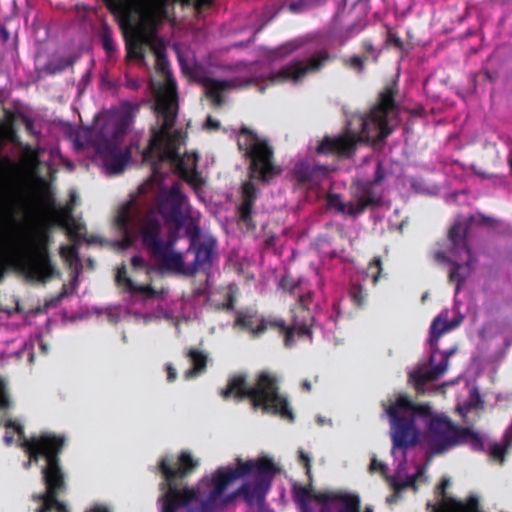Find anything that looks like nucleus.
<instances>
[{
	"label": "nucleus",
	"mask_w": 512,
	"mask_h": 512,
	"mask_svg": "<svg viewBox=\"0 0 512 512\" xmlns=\"http://www.w3.org/2000/svg\"><path fill=\"white\" fill-rule=\"evenodd\" d=\"M397 95L396 82L386 85L369 113L352 117L349 126L357 125V128L348 127L342 135L325 136L316 148L317 153L349 158L355 153L358 142L385 140L394 131L391 122L399 113Z\"/></svg>",
	"instance_id": "f257e3e1"
},
{
	"label": "nucleus",
	"mask_w": 512,
	"mask_h": 512,
	"mask_svg": "<svg viewBox=\"0 0 512 512\" xmlns=\"http://www.w3.org/2000/svg\"><path fill=\"white\" fill-rule=\"evenodd\" d=\"M114 224L123 234L124 247L133 243V234L137 232L142 246L159 262L160 269L167 271L181 267L182 253L175 251L177 237L172 234L166 239L162 237V223L153 209L143 213L133 200L127 201L119 207Z\"/></svg>",
	"instance_id": "f03ea898"
},
{
	"label": "nucleus",
	"mask_w": 512,
	"mask_h": 512,
	"mask_svg": "<svg viewBox=\"0 0 512 512\" xmlns=\"http://www.w3.org/2000/svg\"><path fill=\"white\" fill-rule=\"evenodd\" d=\"M160 127L152 129L148 147L143 153L144 160L156 157L158 162L170 163L179 176L189 184L200 183L197 171L198 154L186 153L181 156L180 147L183 144V135L180 130L170 133L177 118V98L175 95H161L155 104Z\"/></svg>",
	"instance_id": "7ed1b4c3"
},
{
	"label": "nucleus",
	"mask_w": 512,
	"mask_h": 512,
	"mask_svg": "<svg viewBox=\"0 0 512 512\" xmlns=\"http://www.w3.org/2000/svg\"><path fill=\"white\" fill-rule=\"evenodd\" d=\"M220 394L225 400L231 397L236 401L249 399L254 409L279 415L288 421L294 420L287 399L279 393L277 379L267 372H261L251 387L247 384L246 376L235 375L228 380L226 388L222 389Z\"/></svg>",
	"instance_id": "20e7f679"
},
{
	"label": "nucleus",
	"mask_w": 512,
	"mask_h": 512,
	"mask_svg": "<svg viewBox=\"0 0 512 512\" xmlns=\"http://www.w3.org/2000/svg\"><path fill=\"white\" fill-rule=\"evenodd\" d=\"M257 464L258 458L243 460L238 457L234 468H218L210 481L212 489L209 493L204 495L202 483L191 487L181 495V508H188L191 512H215L218 508V501L227 487L237 479L249 478Z\"/></svg>",
	"instance_id": "39448f33"
},
{
	"label": "nucleus",
	"mask_w": 512,
	"mask_h": 512,
	"mask_svg": "<svg viewBox=\"0 0 512 512\" xmlns=\"http://www.w3.org/2000/svg\"><path fill=\"white\" fill-rule=\"evenodd\" d=\"M238 150L243 152L250 161L248 175L250 180H257L263 184H269L275 177L282 173V169L275 163L274 150L267 139H262L258 134L242 125L238 130Z\"/></svg>",
	"instance_id": "423d86ee"
},
{
	"label": "nucleus",
	"mask_w": 512,
	"mask_h": 512,
	"mask_svg": "<svg viewBox=\"0 0 512 512\" xmlns=\"http://www.w3.org/2000/svg\"><path fill=\"white\" fill-rule=\"evenodd\" d=\"M199 465L198 460L183 451L179 454L177 462L164 457L159 460V472L163 478L160 490L163 491L159 501L162 503V512H178L182 506L181 495L191 489L187 485L182 486V481L189 476Z\"/></svg>",
	"instance_id": "0eeeda50"
},
{
	"label": "nucleus",
	"mask_w": 512,
	"mask_h": 512,
	"mask_svg": "<svg viewBox=\"0 0 512 512\" xmlns=\"http://www.w3.org/2000/svg\"><path fill=\"white\" fill-rule=\"evenodd\" d=\"M254 472L234 492L227 495L224 499L218 501V508L225 507L238 496H242L245 503L249 506H262L266 497L272 488V483L276 475L281 472V468L268 456L258 457V464Z\"/></svg>",
	"instance_id": "6e6552de"
},
{
	"label": "nucleus",
	"mask_w": 512,
	"mask_h": 512,
	"mask_svg": "<svg viewBox=\"0 0 512 512\" xmlns=\"http://www.w3.org/2000/svg\"><path fill=\"white\" fill-rule=\"evenodd\" d=\"M128 125L127 118L120 119L115 123H107L101 128L95 140L97 153L112 174L122 173L131 159L129 149L120 150L121 141Z\"/></svg>",
	"instance_id": "1a4fd4ad"
},
{
	"label": "nucleus",
	"mask_w": 512,
	"mask_h": 512,
	"mask_svg": "<svg viewBox=\"0 0 512 512\" xmlns=\"http://www.w3.org/2000/svg\"><path fill=\"white\" fill-rule=\"evenodd\" d=\"M4 427L6 429H13L17 433L20 447L25 450L29 457L26 467L31 462H38L40 458L46 460V465L56 464L60 461V455L66 444L64 435L44 432L38 436L27 438L23 426L12 419H7Z\"/></svg>",
	"instance_id": "9d476101"
},
{
	"label": "nucleus",
	"mask_w": 512,
	"mask_h": 512,
	"mask_svg": "<svg viewBox=\"0 0 512 512\" xmlns=\"http://www.w3.org/2000/svg\"><path fill=\"white\" fill-rule=\"evenodd\" d=\"M299 462L305 467L306 475L309 483L307 485H300L295 483L292 487V496L298 508L310 505V501L325 502L327 500H342L343 507L338 509V512H358L359 496L343 491H322L315 492L313 490L312 482L313 476L311 472V458L304 450H299Z\"/></svg>",
	"instance_id": "9b49d317"
},
{
	"label": "nucleus",
	"mask_w": 512,
	"mask_h": 512,
	"mask_svg": "<svg viewBox=\"0 0 512 512\" xmlns=\"http://www.w3.org/2000/svg\"><path fill=\"white\" fill-rule=\"evenodd\" d=\"M467 226L462 222L454 223L448 231V240L451 243L450 254L454 257L466 256L464 263L450 262L449 281L456 283L455 293H459L461 284L467 279L475 268V260L467 244Z\"/></svg>",
	"instance_id": "f8f14e48"
},
{
	"label": "nucleus",
	"mask_w": 512,
	"mask_h": 512,
	"mask_svg": "<svg viewBox=\"0 0 512 512\" xmlns=\"http://www.w3.org/2000/svg\"><path fill=\"white\" fill-rule=\"evenodd\" d=\"M47 236L42 234L34 240L24 251L22 258V271L27 278L45 283L58 274L53 265L48 246Z\"/></svg>",
	"instance_id": "ddd939ff"
},
{
	"label": "nucleus",
	"mask_w": 512,
	"mask_h": 512,
	"mask_svg": "<svg viewBox=\"0 0 512 512\" xmlns=\"http://www.w3.org/2000/svg\"><path fill=\"white\" fill-rule=\"evenodd\" d=\"M43 480L46 485V492L35 496L42 505L36 512H51L56 509L58 512H67L66 506L58 500V496L66 489L64 473L60 466V461L56 464L51 463L42 468Z\"/></svg>",
	"instance_id": "4468645a"
},
{
	"label": "nucleus",
	"mask_w": 512,
	"mask_h": 512,
	"mask_svg": "<svg viewBox=\"0 0 512 512\" xmlns=\"http://www.w3.org/2000/svg\"><path fill=\"white\" fill-rule=\"evenodd\" d=\"M383 406L390 420L393 450L400 449L406 452L407 449L417 444L419 437V430L414 418L402 414L391 404L388 406L383 404Z\"/></svg>",
	"instance_id": "2eb2a0df"
},
{
	"label": "nucleus",
	"mask_w": 512,
	"mask_h": 512,
	"mask_svg": "<svg viewBox=\"0 0 512 512\" xmlns=\"http://www.w3.org/2000/svg\"><path fill=\"white\" fill-rule=\"evenodd\" d=\"M331 56L326 50H321L311 56L306 64L303 61H293L281 67L277 72L268 76L272 84H279L288 81L298 82L308 73L320 71L329 61Z\"/></svg>",
	"instance_id": "dca6fc26"
},
{
	"label": "nucleus",
	"mask_w": 512,
	"mask_h": 512,
	"mask_svg": "<svg viewBox=\"0 0 512 512\" xmlns=\"http://www.w3.org/2000/svg\"><path fill=\"white\" fill-rule=\"evenodd\" d=\"M187 202L188 198L181 191L180 183H173L169 190L160 193L158 212L166 223L173 224L179 229L184 225L188 215L185 210Z\"/></svg>",
	"instance_id": "f3484780"
},
{
	"label": "nucleus",
	"mask_w": 512,
	"mask_h": 512,
	"mask_svg": "<svg viewBox=\"0 0 512 512\" xmlns=\"http://www.w3.org/2000/svg\"><path fill=\"white\" fill-rule=\"evenodd\" d=\"M267 330H273L284 337L286 347L294 345V336L298 338H312L311 318L300 321L299 316L295 315L291 325L286 324L285 320L275 316L261 317V324L255 330L256 334H264Z\"/></svg>",
	"instance_id": "a211bd4d"
},
{
	"label": "nucleus",
	"mask_w": 512,
	"mask_h": 512,
	"mask_svg": "<svg viewBox=\"0 0 512 512\" xmlns=\"http://www.w3.org/2000/svg\"><path fill=\"white\" fill-rule=\"evenodd\" d=\"M216 248L217 241L214 237L203 236L200 243L196 244L193 248L188 247L187 249V252H193L195 255L194 261L191 264L185 265L184 257L182 256L181 267L178 269H167V271L191 277L199 271L209 270L217 258Z\"/></svg>",
	"instance_id": "6ab92c4d"
},
{
	"label": "nucleus",
	"mask_w": 512,
	"mask_h": 512,
	"mask_svg": "<svg viewBox=\"0 0 512 512\" xmlns=\"http://www.w3.org/2000/svg\"><path fill=\"white\" fill-rule=\"evenodd\" d=\"M197 82L205 89V96L216 108L224 104L223 93L231 90H242L252 86V78L233 77L230 79H215L210 76H201Z\"/></svg>",
	"instance_id": "aec40b11"
},
{
	"label": "nucleus",
	"mask_w": 512,
	"mask_h": 512,
	"mask_svg": "<svg viewBox=\"0 0 512 512\" xmlns=\"http://www.w3.org/2000/svg\"><path fill=\"white\" fill-rule=\"evenodd\" d=\"M433 449L437 453L453 447L455 425L449 418H433L429 424Z\"/></svg>",
	"instance_id": "412c9836"
},
{
	"label": "nucleus",
	"mask_w": 512,
	"mask_h": 512,
	"mask_svg": "<svg viewBox=\"0 0 512 512\" xmlns=\"http://www.w3.org/2000/svg\"><path fill=\"white\" fill-rule=\"evenodd\" d=\"M333 170L330 166L303 160L294 165L292 174L299 185H306L323 179Z\"/></svg>",
	"instance_id": "4be33fe9"
},
{
	"label": "nucleus",
	"mask_w": 512,
	"mask_h": 512,
	"mask_svg": "<svg viewBox=\"0 0 512 512\" xmlns=\"http://www.w3.org/2000/svg\"><path fill=\"white\" fill-rule=\"evenodd\" d=\"M258 198V190L254 183L245 181L241 186V203L237 208L239 219L249 229H255L253 220L254 204Z\"/></svg>",
	"instance_id": "5701e85b"
},
{
	"label": "nucleus",
	"mask_w": 512,
	"mask_h": 512,
	"mask_svg": "<svg viewBox=\"0 0 512 512\" xmlns=\"http://www.w3.org/2000/svg\"><path fill=\"white\" fill-rule=\"evenodd\" d=\"M390 404L396 407L402 414L411 416L414 419L416 416L426 419L432 415L429 403H414L406 394L399 393L395 401Z\"/></svg>",
	"instance_id": "b1692460"
},
{
	"label": "nucleus",
	"mask_w": 512,
	"mask_h": 512,
	"mask_svg": "<svg viewBox=\"0 0 512 512\" xmlns=\"http://www.w3.org/2000/svg\"><path fill=\"white\" fill-rule=\"evenodd\" d=\"M356 203L354 207L356 209L357 216L364 213L368 207L377 206L380 203L379 198L374 192V185L372 182H365L358 185L357 190L354 194Z\"/></svg>",
	"instance_id": "393cba45"
},
{
	"label": "nucleus",
	"mask_w": 512,
	"mask_h": 512,
	"mask_svg": "<svg viewBox=\"0 0 512 512\" xmlns=\"http://www.w3.org/2000/svg\"><path fill=\"white\" fill-rule=\"evenodd\" d=\"M458 326L457 322L448 321L445 319H442L441 316H437L434 318L431 327H430V337H429V343H430V349H431V355L429 362H434L435 356L437 352L439 351L438 347V341L440 337L455 329Z\"/></svg>",
	"instance_id": "a878e982"
},
{
	"label": "nucleus",
	"mask_w": 512,
	"mask_h": 512,
	"mask_svg": "<svg viewBox=\"0 0 512 512\" xmlns=\"http://www.w3.org/2000/svg\"><path fill=\"white\" fill-rule=\"evenodd\" d=\"M430 364L432 368L426 372L421 370H416L410 373L409 380L412 382L416 392L418 394H423L425 391V386L428 382L435 381L439 379L444 374V367H436L433 365V362Z\"/></svg>",
	"instance_id": "bb28decb"
},
{
	"label": "nucleus",
	"mask_w": 512,
	"mask_h": 512,
	"mask_svg": "<svg viewBox=\"0 0 512 512\" xmlns=\"http://www.w3.org/2000/svg\"><path fill=\"white\" fill-rule=\"evenodd\" d=\"M73 208V203H67L63 209L57 212V222L59 225L67 229V233L71 239L80 241L83 237L78 232L83 229V226L75 223L70 225V222L72 221Z\"/></svg>",
	"instance_id": "cd10ccee"
},
{
	"label": "nucleus",
	"mask_w": 512,
	"mask_h": 512,
	"mask_svg": "<svg viewBox=\"0 0 512 512\" xmlns=\"http://www.w3.org/2000/svg\"><path fill=\"white\" fill-rule=\"evenodd\" d=\"M144 16L153 26H157L168 17L166 0H149Z\"/></svg>",
	"instance_id": "c85d7f7f"
},
{
	"label": "nucleus",
	"mask_w": 512,
	"mask_h": 512,
	"mask_svg": "<svg viewBox=\"0 0 512 512\" xmlns=\"http://www.w3.org/2000/svg\"><path fill=\"white\" fill-rule=\"evenodd\" d=\"M260 324L261 317H258L256 313L238 311L236 314L235 325L249 331L254 338L262 336V334H256L255 332Z\"/></svg>",
	"instance_id": "c756f323"
},
{
	"label": "nucleus",
	"mask_w": 512,
	"mask_h": 512,
	"mask_svg": "<svg viewBox=\"0 0 512 512\" xmlns=\"http://www.w3.org/2000/svg\"><path fill=\"white\" fill-rule=\"evenodd\" d=\"M187 356L190 358V361L192 363V368L187 370L185 373V377L187 379L192 378L198 374L203 373L206 370L207 367V355L196 349L191 348L189 349Z\"/></svg>",
	"instance_id": "7c9ffc66"
},
{
	"label": "nucleus",
	"mask_w": 512,
	"mask_h": 512,
	"mask_svg": "<svg viewBox=\"0 0 512 512\" xmlns=\"http://www.w3.org/2000/svg\"><path fill=\"white\" fill-rule=\"evenodd\" d=\"M327 206L336 212L351 217H357L353 202H343L341 195L337 193H328L326 197Z\"/></svg>",
	"instance_id": "2f4dec72"
},
{
	"label": "nucleus",
	"mask_w": 512,
	"mask_h": 512,
	"mask_svg": "<svg viewBox=\"0 0 512 512\" xmlns=\"http://www.w3.org/2000/svg\"><path fill=\"white\" fill-rule=\"evenodd\" d=\"M512 446V426L506 429L502 443H493L489 449V455L500 463L504 462L508 449Z\"/></svg>",
	"instance_id": "473e14b6"
},
{
	"label": "nucleus",
	"mask_w": 512,
	"mask_h": 512,
	"mask_svg": "<svg viewBox=\"0 0 512 512\" xmlns=\"http://www.w3.org/2000/svg\"><path fill=\"white\" fill-rule=\"evenodd\" d=\"M471 442L474 446H482L480 436L469 427L455 426L453 447Z\"/></svg>",
	"instance_id": "72a5a7b5"
},
{
	"label": "nucleus",
	"mask_w": 512,
	"mask_h": 512,
	"mask_svg": "<svg viewBox=\"0 0 512 512\" xmlns=\"http://www.w3.org/2000/svg\"><path fill=\"white\" fill-rule=\"evenodd\" d=\"M296 297H297L298 305H299V314H297V315L299 316L300 321L304 322L306 320V318L310 317L311 318V327H312L313 322H314V317L312 316V314L309 310V306L313 301L314 292L311 290H308L306 292L301 290V292H299L296 295Z\"/></svg>",
	"instance_id": "f704fd0d"
},
{
	"label": "nucleus",
	"mask_w": 512,
	"mask_h": 512,
	"mask_svg": "<svg viewBox=\"0 0 512 512\" xmlns=\"http://www.w3.org/2000/svg\"><path fill=\"white\" fill-rule=\"evenodd\" d=\"M143 43L148 44L150 46L151 51L156 57L157 64L159 66L163 65V63L167 59L164 42L155 35L151 38H144Z\"/></svg>",
	"instance_id": "c9c22d12"
},
{
	"label": "nucleus",
	"mask_w": 512,
	"mask_h": 512,
	"mask_svg": "<svg viewBox=\"0 0 512 512\" xmlns=\"http://www.w3.org/2000/svg\"><path fill=\"white\" fill-rule=\"evenodd\" d=\"M99 38L102 47L108 58H112L116 53V46L112 38V31L108 24L104 23L99 31Z\"/></svg>",
	"instance_id": "e433bc0d"
},
{
	"label": "nucleus",
	"mask_w": 512,
	"mask_h": 512,
	"mask_svg": "<svg viewBox=\"0 0 512 512\" xmlns=\"http://www.w3.org/2000/svg\"><path fill=\"white\" fill-rule=\"evenodd\" d=\"M127 289L134 294L144 295L146 298L155 299L162 295V292L155 290L150 285H138L127 280Z\"/></svg>",
	"instance_id": "4c0bfd02"
},
{
	"label": "nucleus",
	"mask_w": 512,
	"mask_h": 512,
	"mask_svg": "<svg viewBox=\"0 0 512 512\" xmlns=\"http://www.w3.org/2000/svg\"><path fill=\"white\" fill-rule=\"evenodd\" d=\"M301 283V279H295L290 274L286 273L281 278L279 287L288 292L290 295L296 296L302 290Z\"/></svg>",
	"instance_id": "58836bf2"
},
{
	"label": "nucleus",
	"mask_w": 512,
	"mask_h": 512,
	"mask_svg": "<svg viewBox=\"0 0 512 512\" xmlns=\"http://www.w3.org/2000/svg\"><path fill=\"white\" fill-rule=\"evenodd\" d=\"M368 61V56L353 55L343 59L345 67L355 71L358 74H362L365 70V64Z\"/></svg>",
	"instance_id": "ea45409f"
},
{
	"label": "nucleus",
	"mask_w": 512,
	"mask_h": 512,
	"mask_svg": "<svg viewBox=\"0 0 512 512\" xmlns=\"http://www.w3.org/2000/svg\"><path fill=\"white\" fill-rule=\"evenodd\" d=\"M133 0H104L106 8L113 14H127Z\"/></svg>",
	"instance_id": "a19ab883"
},
{
	"label": "nucleus",
	"mask_w": 512,
	"mask_h": 512,
	"mask_svg": "<svg viewBox=\"0 0 512 512\" xmlns=\"http://www.w3.org/2000/svg\"><path fill=\"white\" fill-rule=\"evenodd\" d=\"M126 57L129 59L142 60L145 57V50L142 43L137 40L126 41Z\"/></svg>",
	"instance_id": "79ce46f5"
},
{
	"label": "nucleus",
	"mask_w": 512,
	"mask_h": 512,
	"mask_svg": "<svg viewBox=\"0 0 512 512\" xmlns=\"http://www.w3.org/2000/svg\"><path fill=\"white\" fill-rule=\"evenodd\" d=\"M60 255L70 264L79 261L78 248L75 245H64L60 248Z\"/></svg>",
	"instance_id": "37998d69"
},
{
	"label": "nucleus",
	"mask_w": 512,
	"mask_h": 512,
	"mask_svg": "<svg viewBox=\"0 0 512 512\" xmlns=\"http://www.w3.org/2000/svg\"><path fill=\"white\" fill-rule=\"evenodd\" d=\"M12 407V400L9 395L6 382L0 378V411L9 410Z\"/></svg>",
	"instance_id": "c03bdc74"
},
{
	"label": "nucleus",
	"mask_w": 512,
	"mask_h": 512,
	"mask_svg": "<svg viewBox=\"0 0 512 512\" xmlns=\"http://www.w3.org/2000/svg\"><path fill=\"white\" fill-rule=\"evenodd\" d=\"M368 270L371 272L373 284L376 285L382 273V259L380 256H375L369 263Z\"/></svg>",
	"instance_id": "a18cd8bd"
},
{
	"label": "nucleus",
	"mask_w": 512,
	"mask_h": 512,
	"mask_svg": "<svg viewBox=\"0 0 512 512\" xmlns=\"http://www.w3.org/2000/svg\"><path fill=\"white\" fill-rule=\"evenodd\" d=\"M361 48L364 52L363 56H368V60L371 58L374 63L378 62L380 52L377 51L370 39H364L361 42Z\"/></svg>",
	"instance_id": "49530a36"
},
{
	"label": "nucleus",
	"mask_w": 512,
	"mask_h": 512,
	"mask_svg": "<svg viewBox=\"0 0 512 512\" xmlns=\"http://www.w3.org/2000/svg\"><path fill=\"white\" fill-rule=\"evenodd\" d=\"M366 292L362 288V286L358 284H353L350 289V297L353 303L357 306H362L366 299Z\"/></svg>",
	"instance_id": "de8ad7c7"
},
{
	"label": "nucleus",
	"mask_w": 512,
	"mask_h": 512,
	"mask_svg": "<svg viewBox=\"0 0 512 512\" xmlns=\"http://www.w3.org/2000/svg\"><path fill=\"white\" fill-rule=\"evenodd\" d=\"M186 234L189 237V247L193 248L196 244L201 242V230L198 225L188 226L186 228Z\"/></svg>",
	"instance_id": "09e8293b"
},
{
	"label": "nucleus",
	"mask_w": 512,
	"mask_h": 512,
	"mask_svg": "<svg viewBox=\"0 0 512 512\" xmlns=\"http://www.w3.org/2000/svg\"><path fill=\"white\" fill-rule=\"evenodd\" d=\"M127 280L128 281H133L127 275L126 266L125 265H121L120 267L117 268V273H116L115 281H116L117 285H119V286L123 285V286H125L127 288Z\"/></svg>",
	"instance_id": "8fccbe9b"
},
{
	"label": "nucleus",
	"mask_w": 512,
	"mask_h": 512,
	"mask_svg": "<svg viewBox=\"0 0 512 512\" xmlns=\"http://www.w3.org/2000/svg\"><path fill=\"white\" fill-rule=\"evenodd\" d=\"M386 43L388 45H391V46L399 49V50L404 49L403 40L400 38V36L397 33L393 32L392 30L388 31Z\"/></svg>",
	"instance_id": "3c124183"
},
{
	"label": "nucleus",
	"mask_w": 512,
	"mask_h": 512,
	"mask_svg": "<svg viewBox=\"0 0 512 512\" xmlns=\"http://www.w3.org/2000/svg\"><path fill=\"white\" fill-rule=\"evenodd\" d=\"M457 349L456 348H450L448 350H444V351H441L440 354H441V360L438 364H436L435 366L436 367H444V373L447 371L448 369V363H449V358L454 355L456 353ZM439 353V351L437 352Z\"/></svg>",
	"instance_id": "603ef678"
},
{
	"label": "nucleus",
	"mask_w": 512,
	"mask_h": 512,
	"mask_svg": "<svg viewBox=\"0 0 512 512\" xmlns=\"http://www.w3.org/2000/svg\"><path fill=\"white\" fill-rule=\"evenodd\" d=\"M450 481L448 478H442L439 485L436 487V493L442 497L443 500H446V489L449 487Z\"/></svg>",
	"instance_id": "864d4df0"
},
{
	"label": "nucleus",
	"mask_w": 512,
	"mask_h": 512,
	"mask_svg": "<svg viewBox=\"0 0 512 512\" xmlns=\"http://www.w3.org/2000/svg\"><path fill=\"white\" fill-rule=\"evenodd\" d=\"M385 178V171L380 163H377L374 179L371 181L373 185L381 183Z\"/></svg>",
	"instance_id": "5fc2aeb1"
},
{
	"label": "nucleus",
	"mask_w": 512,
	"mask_h": 512,
	"mask_svg": "<svg viewBox=\"0 0 512 512\" xmlns=\"http://www.w3.org/2000/svg\"><path fill=\"white\" fill-rule=\"evenodd\" d=\"M131 266L134 269L141 270L144 269L146 266L145 260L142 256L134 255L130 260Z\"/></svg>",
	"instance_id": "6e6d98bb"
},
{
	"label": "nucleus",
	"mask_w": 512,
	"mask_h": 512,
	"mask_svg": "<svg viewBox=\"0 0 512 512\" xmlns=\"http://www.w3.org/2000/svg\"><path fill=\"white\" fill-rule=\"evenodd\" d=\"M369 468L372 472L380 471L382 473H385V471L387 470V466L381 461H378L376 458L372 459Z\"/></svg>",
	"instance_id": "4d7b16f0"
},
{
	"label": "nucleus",
	"mask_w": 512,
	"mask_h": 512,
	"mask_svg": "<svg viewBox=\"0 0 512 512\" xmlns=\"http://www.w3.org/2000/svg\"><path fill=\"white\" fill-rule=\"evenodd\" d=\"M340 316H341L340 302L335 301L332 305V314L329 316V319L331 321H333L334 323H337Z\"/></svg>",
	"instance_id": "13d9d810"
},
{
	"label": "nucleus",
	"mask_w": 512,
	"mask_h": 512,
	"mask_svg": "<svg viewBox=\"0 0 512 512\" xmlns=\"http://www.w3.org/2000/svg\"><path fill=\"white\" fill-rule=\"evenodd\" d=\"M321 504L319 512H332V508L330 504L339 503L341 504V507H343V501L342 500H327L325 502H319Z\"/></svg>",
	"instance_id": "bf43d9fd"
},
{
	"label": "nucleus",
	"mask_w": 512,
	"mask_h": 512,
	"mask_svg": "<svg viewBox=\"0 0 512 512\" xmlns=\"http://www.w3.org/2000/svg\"><path fill=\"white\" fill-rule=\"evenodd\" d=\"M205 126L208 129L218 130L220 128V121L208 116L205 122Z\"/></svg>",
	"instance_id": "052dcab7"
},
{
	"label": "nucleus",
	"mask_w": 512,
	"mask_h": 512,
	"mask_svg": "<svg viewBox=\"0 0 512 512\" xmlns=\"http://www.w3.org/2000/svg\"><path fill=\"white\" fill-rule=\"evenodd\" d=\"M166 371H167V380L169 382H173L177 378V372L176 369L172 366V364L166 365Z\"/></svg>",
	"instance_id": "680f3d73"
},
{
	"label": "nucleus",
	"mask_w": 512,
	"mask_h": 512,
	"mask_svg": "<svg viewBox=\"0 0 512 512\" xmlns=\"http://www.w3.org/2000/svg\"><path fill=\"white\" fill-rule=\"evenodd\" d=\"M434 258L438 262H449L450 263L452 261V260L448 259L446 252L442 251V250L435 251Z\"/></svg>",
	"instance_id": "e2e57ef3"
},
{
	"label": "nucleus",
	"mask_w": 512,
	"mask_h": 512,
	"mask_svg": "<svg viewBox=\"0 0 512 512\" xmlns=\"http://www.w3.org/2000/svg\"><path fill=\"white\" fill-rule=\"evenodd\" d=\"M234 306H235V298L233 295L231 294H228L227 296V301L226 303L223 305V308L226 309V310H233L234 309Z\"/></svg>",
	"instance_id": "0e129e2a"
},
{
	"label": "nucleus",
	"mask_w": 512,
	"mask_h": 512,
	"mask_svg": "<svg viewBox=\"0 0 512 512\" xmlns=\"http://www.w3.org/2000/svg\"><path fill=\"white\" fill-rule=\"evenodd\" d=\"M25 129L29 134H34V122L30 118L24 119Z\"/></svg>",
	"instance_id": "69168bd1"
},
{
	"label": "nucleus",
	"mask_w": 512,
	"mask_h": 512,
	"mask_svg": "<svg viewBox=\"0 0 512 512\" xmlns=\"http://www.w3.org/2000/svg\"><path fill=\"white\" fill-rule=\"evenodd\" d=\"M3 440L6 446H11L14 443V436L12 433L6 431Z\"/></svg>",
	"instance_id": "338daca9"
},
{
	"label": "nucleus",
	"mask_w": 512,
	"mask_h": 512,
	"mask_svg": "<svg viewBox=\"0 0 512 512\" xmlns=\"http://www.w3.org/2000/svg\"><path fill=\"white\" fill-rule=\"evenodd\" d=\"M87 512H110V510L104 505H95Z\"/></svg>",
	"instance_id": "774afa93"
}]
</instances>
